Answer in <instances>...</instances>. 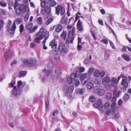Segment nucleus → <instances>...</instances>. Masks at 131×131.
Returning <instances> with one entry per match:
<instances>
[{"mask_svg":"<svg viewBox=\"0 0 131 131\" xmlns=\"http://www.w3.org/2000/svg\"><path fill=\"white\" fill-rule=\"evenodd\" d=\"M44 31V28H41L39 32L37 34L36 36L38 37L35 38L34 40V42L38 43H40V40L44 37L43 34Z\"/></svg>","mask_w":131,"mask_h":131,"instance_id":"obj_1","label":"nucleus"},{"mask_svg":"<svg viewBox=\"0 0 131 131\" xmlns=\"http://www.w3.org/2000/svg\"><path fill=\"white\" fill-rule=\"evenodd\" d=\"M50 2L46 1H42L41 3V6L42 7L44 8V10L47 13H50L51 12V8L50 5Z\"/></svg>","mask_w":131,"mask_h":131,"instance_id":"obj_2","label":"nucleus"},{"mask_svg":"<svg viewBox=\"0 0 131 131\" xmlns=\"http://www.w3.org/2000/svg\"><path fill=\"white\" fill-rule=\"evenodd\" d=\"M14 9L16 11V14L18 15L20 14L21 13H24L26 10L27 11V12L29 11L28 7H26L25 5L22 4L20 5L18 7Z\"/></svg>","mask_w":131,"mask_h":131,"instance_id":"obj_3","label":"nucleus"},{"mask_svg":"<svg viewBox=\"0 0 131 131\" xmlns=\"http://www.w3.org/2000/svg\"><path fill=\"white\" fill-rule=\"evenodd\" d=\"M74 89V86H73L71 85L69 86H65L64 89L65 95L68 96L69 97H71V96L70 94L73 92Z\"/></svg>","mask_w":131,"mask_h":131,"instance_id":"obj_4","label":"nucleus"},{"mask_svg":"<svg viewBox=\"0 0 131 131\" xmlns=\"http://www.w3.org/2000/svg\"><path fill=\"white\" fill-rule=\"evenodd\" d=\"M65 43L62 42H61L59 45L58 50L61 52V54L63 56L64 55V53H67L68 50L65 47Z\"/></svg>","mask_w":131,"mask_h":131,"instance_id":"obj_5","label":"nucleus"},{"mask_svg":"<svg viewBox=\"0 0 131 131\" xmlns=\"http://www.w3.org/2000/svg\"><path fill=\"white\" fill-rule=\"evenodd\" d=\"M93 91L94 93L97 94L100 96L103 95L105 93L104 90L100 88V87L98 86L95 87L94 88Z\"/></svg>","mask_w":131,"mask_h":131,"instance_id":"obj_6","label":"nucleus"},{"mask_svg":"<svg viewBox=\"0 0 131 131\" xmlns=\"http://www.w3.org/2000/svg\"><path fill=\"white\" fill-rule=\"evenodd\" d=\"M49 46L51 47V48L53 49L52 50V53L53 54L57 55L58 51L56 50L57 44L55 43L54 40H52L50 42Z\"/></svg>","mask_w":131,"mask_h":131,"instance_id":"obj_7","label":"nucleus"},{"mask_svg":"<svg viewBox=\"0 0 131 131\" xmlns=\"http://www.w3.org/2000/svg\"><path fill=\"white\" fill-rule=\"evenodd\" d=\"M56 14L58 15L60 14L61 15H63L65 13L64 8L60 5H58L56 7Z\"/></svg>","mask_w":131,"mask_h":131,"instance_id":"obj_8","label":"nucleus"},{"mask_svg":"<svg viewBox=\"0 0 131 131\" xmlns=\"http://www.w3.org/2000/svg\"><path fill=\"white\" fill-rule=\"evenodd\" d=\"M33 26V25L32 23H29L26 26L27 29L29 31V33H32L35 31L37 29L38 26H34L32 28Z\"/></svg>","mask_w":131,"mask_h":131,"instance_id":"obj_9","label":"nucleus"},{"mask_svg":"<svg viewBox=\"0 0 131 131\" xmlns=\"http://www.w3.org/2000/svg\"><path fill=\"white\" fill-rule=\"evenodd\" d=\"M49 69H45V72L46 73L47 76L48 75L52 72L51 70L55 67L54 63L52 62L49 63L48 66Z\"/></svg>","mask_w":131,"mask_h":131,"instance_id":"obj_10","label":"nucleus"},{"mask_svg":"<svg viewBox=\"0 0 131 131\" xmlns=\"http://www.w3.org/2000/svg\"><path fill=\"white\" fill-rule=\"evenodd\" d=\"M127 77L126 76H125L124 78L123 79L121 82V85L123 87L121 88V89L124 92L125 91L126 88L128 86V84L127 82Z\"/></svg>","mask_w":131,"mask_h":131,"instance_id":"obj_11","label":"nucleus"},{"mask_svg":"<svg viewBox=\"0 0 131 131\" xmlns=\"http://www.w3.org/2000/svg\"><path fill=\"white\" fill-rule=\"evenodd\" d=\"M22 21L21 18H17L14 21L12 26V33H13L14 32H15V29L16 28V27L15 25V23L17 24H20Z\"/></svg>","mask_w":131,"mask_h":131,"instance_id":"obj_12","label":"nucleus"},{"mask_svg":"<svg viewBox=\"0 0 131 131\" xmlns=\"http://www.w3.org/2000/svg\"><path fill=\"white\" fill-rule=\"evenodd\" d=\"M36 61L33 59H25L22 60L23 62L25 64L28 65L31 64L35 63Z\"/></svg>","mask_w":131,"mask_h":131,"instance_id":"obj_13","label":"nucleus"},{"mask_svg":"<svg viewBox=\"0 0 131 131\" xmlns=\"http://www.w3.org/2000/svg\"><path fill=\"white\" fill-rule=\"evenodd\" d=\"M110 81V78L108 76H106L104 78L102 81V83L103 85H105L107 83V84L109 86L111 85V83Z\"/></svg>","mask_w":131,"mask_h":131,"instance_id":"obj_14","label":"nucleus"},{"mask_svg":"<svg viewBox=\"0 0 131 131\" xmlns=\"http://www.w3.org/2000/svg\"><path fill=\"white\" fill-rule=\"evenodd\" d=\"M13 89L14 90H13V94L15 96H18L21 93V91L20 90V88H17L16 89V87L15 86L13 87Z\"/></svg>","mask_w":131,"mask_h":131,"instance_id":"obj_15","label":"nucleus"},{"mask_svg":"<svg viewBox=\"0 0 131 131\" xmlns=\"http://www.w3.org/2000/svg\"><path fill=\"white\" fill-rule=\"evenodd\" d=\"M12 24V21L10 20H8V23L7 26V30L8 32L12 35H13L14 34V32L13 33H12V26L10 27V26Z\"/></svg>","mask_w":131,"mask_h":131,"instance_id":"obj_16","label":"nucleus"},{"mask_svg":"<svg viewBox=\"0 0 131 131\" xmlns=\"http://www.w3.org/2000/svg\"><path fill=\"white\" fill-rule=\"evenodd\" d=\"M111 108L108 110L106 112L105 114L106 115H109L110 113L114 114L115 113L116 110L115 107H111Z\"/></svg>","mask_w":131,"mask_h":131,"instance_id":"obj_17","label":"nucleus"},{"mask_svg":"<svg viewBox=\"0 0 131 131\" xmlns=\"http://www.w3.org/2000/svg\"><path fill=\"white\" fill-rule=\"evenodd\" d=\"M75 30V28L73 27L72 29L69 32L68 35V37L69 38H71L73 37L74 34Z\"/></svg>","mask_w":131,"mask_h":131,"instance_id":"obj_18","label":"nucleus"},{"mask_svg":"<svg viewBox=\"0 0 131 131\" xmlns=\"http://www.w3.org/2000/svg\"><path fill=\"white\" fill-rule=\"evenodd\" d=\"M103 106L102 100L101 99H98L96 103L93 105V106Z\"/></svg>","mask_w":131,"mask_h":131,"instance_id":"obj_19","label":"nucleus"},{"mask_svg":"<svg viewBox=\"0 0 131 131\" xmlns=\"http://www.w3.org/2000/svg\"><path fill=\"white\" fill-rule=\"evenodd\" d=\"M77 29L79 31H82L83 29L81 21L79 20L77 24Z\"/></svg>","mask_w":131,"mask_h":131,"instance_id":"obj_20","label":"nucleus"},{"mask_svg":"<svg viewBox=\"0 0 131 131\" xmlns=\"http://www.w3.org/2000/svg\"><path fill=\"white\" fill-rule=\"evenodd\" d=\"M90 77V75L87 73H84L81 75L80 77V80L81 81H83L84 79H86L87 77Z\"/></svg>","mask_w":131,"mask_h":131,"instance_id":"obj_21","label":"nucleus"},{"mask_svg":"<svg viewBox=\"0 0 131 131\" xmlns=\"http://www.w3.org/2000/svg\"><path fill=\"white\" fill-rule=\"evenodd\" d=\"M62 28L63 27L62 25L59 24L56 26L55 29V30L56 32H59L62 30Z\"/></svg>","mask_w":131,"mask_h":131,"instance_id":"obj_22","label":"nucleus"},{"mask_svg":"<svg viewBox=\"0 0 131 131\" xmlns=\"http://www.w3.org/2000/svg\"><path fill=\"white\" fill-rule=\"evenodd\" d=\"M122 57L125 60L129 61L131 60L129 56L127 54H123L122 55Z\"/></svg>","mask_w":131,"mask_h":131,"instance_id":"obj_23","label":"nucleus"},{"mask_svg":"<svg viewBox=\"0 0 131 131\" xmlns=\"http://www.w3.org/2000/svg\"><path fill=\"white\" fill-rule=\"evenodd\" d=\"M68 19L66 18L65 16H63L60 21V23L61 24H63L64 23L65 24H67L68 22Z\"/></svg>","mask_w":131,"mask_h":131,"instance_id":"obj_24","label":"nucleus"},{"mask_svg":"<svg viewBox=\"0 0 131 131\" xmlns=\"http://www.w3.org/2000/svg\"><path fill=\"white\" fill-rule=\"evenodd\" d=\"M86 87L87 89L91 90L94 87V84L92 82H89L86 84Z\"/></svg>","mask_w":131,"mask_h":131,"instance_id":"obj_25","label":"nucleus"},{"mask_svg":"<svg viewBox=\"0 0 131 131\" xmlns=\"http://www.w3.org/2000/svg\"><path fill=\"white\" fill-rule=\"evenodd\" d=\"M121 93V91L119 90L117 91V90H114L113 92V94L116 97H119L120 94Z\"/></svg>","mask_w":131,"mask_h":131,"instance_id":"obj_26","label":"nucleus"},{"mask_svg":"<svg viewBox=\"0 0 131 131\" xmlns=\"http://www.w3.org/2000/svg\"><path fill=\"white\" fill-rule=\"evenodd\" d=\"M76 90L80 94L83 95L85 92V90L84 88H83L79 89Z\"/></svg>","mask_w":131,"mask_h":131,"instance_id":"obj_27","label":"nucleus"},{"mask_svg":"<svg viewBox=\"0 0 131 131\" xmlns=\"http://www.w3.org/2000/svg\"><path fill=\"white\" fill-rule=\"evenodd\" d=\"M67 34V33L66 31H63L61 35V36L63 39L65 40L66 38Z\"/></svg>","mask_w":131,"mask_h":131,"instance_id":"obj_28","label":"nucleus"},{"mask_svg":"<svg viewBox=\"0 0 131 131\" xmlns=\"http://www.w3.org/2000/svg\"><path fill=\"white\" fill-rule=\"evenodd\" d=\"M110 81L111 82V85L113 84V83H114L116 84H117L118 83V81H117V80L115 79L114 78H112L111 80L110 79Z\"/></svg>","mask_w":131,"mask_h":131,"instance_id":"obj_29","label":"nucleus"},{"mask_svg":"<svg viewBox=\"0 0 131 131\" xmlns=\"http://www.w3.org/2000/svg\"><path fill=\"white\" fill-rule=\"evenodd\" d=\"M112 94L110 92L107 93L106 96V98L107 100H109L112 97Z\"/></svg>","mask_w":131,"mask_h":131,"instance_id":"obj_30","label":"nucleus"},{"mask_svg":"<svg viewBox=\"0 0 131 131\" xmlns=\"http://www.w3.org/2000/svg\"><path fill=\"white\" fill-rule=\"evenodd\" d=\"M25 84V83H22L21 81H19L18 82L17 88H20V87L23 86Z\"/></svg>","mask_w":131,"mask_h":131,"instance_id":"obj_31","label":"nucleus"},{"mask_svg":"<svg viewBox=\"0 0 131 131\" xmlns=\"http://www.w3.org/2000/svg\"><path fill=\"white\" fill-rule=\"evenodd\" d=\"M94 74L95 77H99L100 75V72L98 70H95L94 73Z\"/></svg>","mask_w":131,"mask_h":131,"instance_id":"obj_32","label":"nucleus"},{"mask_svg":"<svg viewBox=\"0 0 131 131\" xmlns=\"http://www.w3.org/2000/svg\"><path fill=\"white\" fill-rule=\"evenodd\" d=\"M57 4V3L54 1L53 0L51 2H50L49 4L50 6L52 7H54Z\"/></svg>","mask_w":131,"mask_h":131,"instance_id":"obj_33","label":"nucleus"},{"mask_svg":"<svg viewBox=\"0 0 131 131\" xmlns=\"http://www.w3.org/2000/svg\"><path fill=\"white\" fill-rule=\"evenodd\" d=\"M96 98L93 96H90L89 98V100L90 102H93L96 101Z\"/></svg>","mask_w":131,"mask_h":131,"instance_id":"obj_34","label":"nucleus"},{"mask_svg":"<svg viewBox=\"0 0 131 131\" xmlns=\"http://www.w3.org/2000/svg\"><path fill=\"white\" fill-rule=\"evenodd\" d=\"M37 22L39 24H41L43 22L42 18L41 17H39L37 19Z\"/></svg>","mask_w":131,"mask_h":131,"instance_id":"obj_35","label":"nucleus"},{"mask_svg":"<svg viewBox=\"0 0 131 131\" xmlns=\"http://www.w3.org/2000/svg\"><path fill=\"white\" fill-rule=\"evenodd\" d=\"M26 71H20L19 72L20 75L21 76L24 77L26 75Z\"/></svg>","mask_w":131,"mask_h":131,"instance_id":"obj_36","label":"nucleus"},{"mask_svg":"<svg viewBox=\"0 0 131 131\" xmlns=\"http://www.w3.org/2000/svg\"><path fill=\"white\" fill-rule=\"evenodd\" d=\"M20 0H15V3L14 6V9H15L19 5L18 3V1Z\"/></svg>","mask_w":131,"mask_h":131,"instance_id":"obj_37","label":"nucleus"},{"mask_svg":"<svg viewBox=\"0 0 131 131\" xmlns=\"http://www.w3.org/2000/svg\"><path fill=\"white\" fill-rule=\"evenodd\" d=\"M129 95L127 94H125L124 96V99L125 101L128 100L129 98Z\"/></svg>","mask_w":131,"mask_h":131,"instance_id":"obj_38","label":"nucleus"},{"mask_svg":"<svg viewBox=\"0 0 131 131\" xmlns=\"http://www.w3.org/2000/svg\"><path fill=\"white\" fill-rule=\"evenodd\" d=\"M4 25V23L3 20L0 19V30L3 28Z\"/></svg>","mask_w":131,"mask_h":131,"instance_id":"obj_39","label":"nucleus"},{"mask_svg":"<svg viewBox=\"0 0 131 131\" xmlns=\"http://www.w3.org/2000/svg\"><path fill=\"white\" fill-rule=\"evenodd\" d=\"M121 117L120 114L118 113H116L114 116V118L115 119H117Z\"/></svg>","mask_w":131,"mask_h":131,"instance_id":"obj_40","label":"nucleus"},{"mask_svg":"<svg viewBox=\"0 0 131 131\" xmlns=\"http://www.w3.org/2000/svg\"><path fill=\"white\" fill-rule=\"evenodd\" d=\"M53 19L52 18H50L47 20L46 22V24L47 25H48L50 23L53 21Z\"/></svg>","mask_w":131,"mask_h":131,"instance_id":"obj_41","label":"nucleus"},{"mask_svg":"<svg viewBox=\"0 0 131 131\" xmlns=\"http://www.w3.org/2000/svg\"><path fill=\"white\" fill-rule=\"evenodd\" d=\"M49 32L48 31H46L45 33L44 36V38H46L47 39L48 38V37L49 36Z\"/></svg>","mask_w":131,"mask_h":131,"instance_id":"obj_42","label":"nucleus"},{"mask_svg":"<svg viewBox=\"0 0 131 131\" xmlns=\"http://www.w3.org/2000/svg\"><path fill=\"white\" fill-rule=\"evenodd\" d=\"M94 71V69L93 68H91L89 69V74H92Z\"/></svg>","mask_w":131,"mask_h":131,"instance_id":"obj_43","label":"nucleus"},{"mask_svg":"<svg viewBox=\"0 0 131 131\" xmlns=\"http://www.w3.org/2000/svg\"><path fill=\"white\" fill-rule=\"evenodd\" d=\"M9 52V50H8L5 53V59L6 60H7L8 58V53Z\"/></svg>","mask_w":131,"mask_h":131,"instance_id":"obj_44","label":"nucleus"},{"mask_svg":"<svg viewBox=\"0 0 131 131\" xmlns=\"http://www.w3.org/2000/svg\"><path fill=\"white\" fill-rule=\"evenodd\" d=\"M20 28V32L21 33L24 29V27L23 25L21 24L19 26Z\"/></svg>","mask_w":131,"mask_h":131,"instance_id":"obj_45","label":"nucleus"},{"mask_svg":"<svg viewBox=\"0 0 131 131\" xmlns=\"http://www.w3.org/2000/svg\"><path fill=\"white\" fill-rule=\"evenodd\" d=\"M72 79L71 78H68L67 79V81L69 83L71 84L72 83Z\"/></svg>","mask_w":131,"mask_h":131,"instance_id":"obj_46","label":"nucleus"},{"mask_svg":"<svg viewBox=\"0 0 131 131\" xmlns=\"http://www.w3.org/2000/svg\"><path fill=\"white\" fill-rule=\"evenodd\" d=\"M80 84V82L79 80H75V85L76 87H77Z\"/></svg>","mask_w":131,"mask_h":131,"instance_id":"obj_47","label":"nucleus"},{"mask_svg":"<svg viewBox=\"0 0 131 131\" xmlns=\"http://www.w3.org/2000/svg\"><path fill=\"white\" fill-rule=\"evenodd\" d=\"M0 5L1 6L4 7L6 6L7 4L5 2H0Z\"/></svg>","mask_w":131,"mask_h":131,"instance_id":"obj_48","label":"nucleus"},{"mask_svg":"<svg viewBox=\"0 0 131 131\" xmlns=\"http://www.w3.org/2000/svg\"><path fill=\"white\" fill-rule=\"evenodd\" d=\"M101 41L103 43L106 45H107L108 43V40L106 39H103Z\"/></svg>","mask_w":131,"mask_h":131,"instance_id":"obj_49","label":"nucleus"},{"mask_svg":"<svg viewBox=\"0 0 131 131\" xmlns=\"http://www.w3.org/2000/svg\"><path fill=\"white\" fill-rule=\"evenodd\" d=\"M29 15L28 14H27L26 15V16L24 17V21L26 22L28 20L29 17Z\"/></svg>","mask_w":131,"mask_h":131,"instance_id":"obj_50","label":"nucleus"},{"mask_svg":"<svg viewBox=\"0 0 131 131\" xmlns=\"http://www.w3.org/2000/svg\"><path fill=\"white\" fill-rule=\"evenodd\" d=\"M105 74V72L103 70L102 71L100 72V75L101 77H103Z\"/></svg>","mask_w":131,"mask_h":131,"instance_id":"obj_51","label":"nucleus"},{"mask_svg":"<svg viewBox=\"0 0 131 131\" xmlns=\"http://www.w3.org/2000/svg\"><path fill=\"white\" fill-rule=\"evenodd\" d=\"M55 73L56 74H58L59 75L61 73V70H59V69H56L55 70Z\"/></svg>","mask_w":131,"mask_h":131,"instance_id":"obj_52","label":"nucleus"},{"mask_svg":"<svg viewBox=\"0 0 131 131\" xmlns=\"http://www.w3.org/2000/svg\"><path fill=\"white\" fill-rule=\"evenodd\" d=\"M106 25L108 27V28L109 29V30L112 32L113 35H114V36H115V32L112 29V28L110 27L107 24H106Z\"/></svg>","mask_w":131,"mask_h":131,"instance_id":"obj_53","label":"nucleus"},{"mask_svg":"<svg viewBox=\"0 0 131 131\" xmlns=\"http://www.w3.org/2000/svg\"><path fill=\"white\" fill-rule=\"evenodd\" d=\"M75 74H76L77 77H79L81 75V72L79 70H78L76 71L75 73Z\"/></svg>","mask_w":131,"mask_h":131,"instance_id":"obj_54","label":"nucleus"},{"mask_svg":"<svg viewBox=\"0 0 131 131\" xmlns=\"http://www.w3.org/2000/svg\"><path fill=\"white\" fill-rule=\"evenodd\" d=\"M76 77H77L76 76V74L75 73H72L71 74V78L73 79H75Z\"/></svg>","mask_w":131,"mask_h":131,"instance_id":"obj_55","label":"nucleus"},{"mask_svg":"<svg viewBox=\"0 0 131 131\" xmlns=\"http://www.w3.org/2000/svg\"><path fill=\"white\" fill-rule=\"evenodd\" d=\"M89 62V59H86L84 61V63L85 64H88Z\"/></svg>","mask_w":131,"mask_h":131,"instance_id":"obj_56","label":"nucleus"},{"mask_svg":"<svg viewBox=\"0 0 131 131\" xmlns=\"http://www.w3.org/2000/svg\"><path fill=\"white\" fill-rule=\"evenodd\" d=\"M125 76L123 74H121V75L119 76L118 77L117 79H118V80H117V81H119L120 79L121 78H124V77Z\"/></svg>","mask_w":131,"mask_h":131,"instance_id":"obj_57","label":"nucleus"},{"mask_svg":"<svg viewBox=\"0 0 131 131\" xmlns=\"http://www.w3.org/2000/svg\"><path fill=\"white\" fill-rule=\"evenodd\" d=\"M36 44L34 42H32L30 44V47L31 48H34Z\"/></svg>","mask_w":131,"mask_h":131,"instance_id":"obj_58","label":"nucleus"},{"mask_svg":"<svg viewBox=\"0 0 131 131\" xmlns=\"http://www.w3.org/2000/svg\"><path fill=\"white\" fill-rule=\"evenodd\" d=\"M73 116L75 117H77L78 116V114L75 111H73Z\"/></svg>","mask_w":131,"mask_h":131,"instance_id":"obj_59","label":"nucleus"},{"mask_svg":"<svg viewBox=\"0 0 131 131\" xmlns=\"http://www.w3.org/2000/svg\"><path fill=\"white\" fill-rule=\"evenodd\" d=\"M110 102H107L105 103L104 104V106H110Z\"/></svg>","mask_w":131,"mask_h":131,"instance_id":"obj_60","label":"nucleus"},{"mask_svg":"<svg viewBox=\"0 0 131 131\" xmlns=\"http://www.w3.org/2000/svg\"><path fill=\"white\" fill-rule=\"evenodd\" d=\"M58 113V111L57 110H56L53 112L52 115L53 116H54L56 114H57Z\"/></svg>","mask_w":131,"mask_h":131,"instance_id":"obj_61","label":"nucleus"},{"mask_svg":"<svg viewBox=\"0 0 131 131\" xmlns=\"http://www.w3.org/2000/svg\"><path fill=\"white\" fill-rule=\"evenodd\" d=\"M80 71L81 72H84L85 70V68L83 67H80L79 68Z\"/></svg>","mask_w":131,"mask_h":131,"instance_id":"obj_62","label":"nucleus"},{"mask_svg":"<svg viewBox=\"0 0 131 131\" xmlns=\"http://www.w3.org/2000/svg\"><path fill=\"white\" fill-rule=\"evenodd\" d=\"M117 97H113L112 99V102H116V100Z\"/></svg>","mask_w":131,"mask_h":131,"instance_id":"obj_63","label":"nucleus"},{"mask_svg":"<svg viewBox=\"0 0 131 131\" xmlns=\"http://www.w3.org/2000/svg\"><path fill=\"white\" fill-rule=\"evenodd\" d=\"M109 54L107 53H106L105 54V59H108V57H109Z\"/></svg>","mask_w":131,"mask_h":131,"instance_id":"obj_64","label":"nucleus"}]
</instances>
